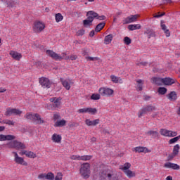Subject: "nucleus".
Listing matches in <instances>:
<instances>
[{"label":"nucleus","instance_id":"obj_1","mask_svg":"<svg viewBox=\"0 0 180 180\" xmlns=\"http://www.w3.org/2000/svg\"><path fill=\"white\" fill-rule=\"evenodd\" d=\"M98 180H119V177L113 174V171L104 169L99 172L98 175Z\"/></svg>","mask_w":180,"mask_h":180},{"label":"nucleus","instance_id":"obj_2","mask_svg":"<svg viewBox=\"0 0 180 180\" xmlns=\"http://www.w3.org/2000/svg\"><path fill=\"white\" fill-rule=\"evenodd\" d=\"M79 174L84 179H88V178H89V175H91V164L85 162L81 165Z\"/></svg>","mask_w":180,"mask_h":180},{"label":"nucleus","instance_id":"obj_3","mask_svg":"<svg viewBox=\"0 0 180 180\" xmlns=\"http://www.w3.org/2000/svg\"><path fill=\"white\" fill-rule=\"evenodd\" d=\"M46 54H47V56L51 57V58H52L53 60H55V61H61V60H63L64 57H65V56H67V53H63L62 56H60V54H58L57 53H56L51 50H47Z\"/></svg>","mask_w":180,"mask_h":180},{"label":"nucleus","instance_id":"obj_4","mask_svg":"<svg viewBox=\"0 0 180 180\" xmlns=\"http://www.w3.org/2000/svg\"><path fill=\"white\" fill-rule=\"evenodd\" d=\"M49 101L53 104L49 105V109L51 110H56L57 108L61 106V98L53 97L49 99Z\"/></svg>","mask_w":180,"mask_h":180},{"label":"nucleus","instance_id":"obj_5","mask_svg":"<svg viewBox=\"0 0 180 180\" xmlns=\"http://www.w3.org/2000/svg\"><path fill=\"white\" fill-rule=\"evenodd\" d=\"M157 108L152 105H148L143 108H142L138 112V117H141L144 116L146 113H150V112H153V110H156Z\"/></svg>","mask_w":180,"mask_h":180},{"label":"nucleus","instance_id":"obj_6","mask_svg":"<svg viewBox=\"0 0 180 180\" xmlns=\"http://www.w3.org/2000/svg\"><path fill=\"white\" fill-rule=\"evenodd\" d=\"M98 92L101 96H107L108 98L115 94V91L109 87H101L98 89Z\"/></svg>","mask_w":180,"mask_h":180},{"label":"nucleus","instance_id":"obj_7","mask_svg":"<svg viewBox=\"0 0 180 180\" xmlns=\"http://www.w3.org/2000/svg\"><path fill=\"white\" fill-rule=\"evenodd\" d=\"M8 146L10 148H15L16 150H25L26 148L25 143L17 140L10 142Z\"/></svg>","mask_w":180,"mask_h":180},{"label":"nucleus","instance_id":"obj_8","mask_svg":"<svg viewBox=\"0 0 180 180\" xmlns=\"http://www.w3.org/2000/svg\"><path fill=\"white\" fill-rule=\"evenodd\" d=\"M45 27L46 25H44V22L37 21L34 23L33 30L35 33H41V32L44 30Z\"/></svg>","mask_w":180,"mask_h":180},{"label":"nucleus","instance_id":"obj_9","mask_svg":"<svg viewBox=\"0 0 180 180\" xmlns=\"http://www.w3.org/2000/svg\"><path fill=\"white\" fill-rule=\"evenodd\" d=\"M160 134L165 137H175L176 136H178V132L169 131L167 129H160Z\"/></svg>","mask_w":180,"mask_h":180},{"label":"nucleus","instance_id":"obj_10","mask_svg":"<svg viewBox=\"0 0 180 180\" xmlns=\"http://www.w3.org/2000/svg\"><path fill=\"white\" fill-rule=\"evenodd\" d=\"M12 154L14 155V161L15 164H19L20 165H24L25 167H27V162L25 161V159H23V158L19 157L18 153L12 152Z\"/></svg>","mask_w":180,"mask_h":180},{"label":"nucleus","instance_id":"obj_11","mask_svg":"<svg viewBox=\"0 0 180 180\" xmlns=\"http://www.w3.org/2000/svg\"><path fill=\"white\" fill-rule=\"evenodd\" d=\"M22 112L19 109L8 108L5 112V115L12 116V115H15L16 116H19L22 115Z\"/></svg>","mask_w":180,"mask_h":180},{"label":"nucleus","instance_id":"obj_12","mask_svg":"<svg viewBox=\"0 0 180 180\" xmlns=\"http://www.w3.org/2000/svg\"><path fill=\"white\" fill-rule=\"evenodd\" d=\"M40 85H41L42 88H51V84H53L49 78L46 77H41L39 79Z\"/></svg>","mask_w":180,"mask_h":180},{"label":"nucleus","instance_id":"obj_13","mask_svg":"<svg viewBox=\"0 0 180 180\" xmlns=\"http://www.w3.org/2000/svg\"><path fill=\"white\" fill-rule=\"evenodd\" d=\"M139 17L140 15H132L129 16L122 20L123 24L128 25L129 23H132V22H137V19H139Z\"/></svg>","mask_w":180,"mask_h":180},{"label":"nucleus","instance_id":"obj_14","mask_svg":"<svg viewBox=\"0 0 180 180\" xmlns=\"http://www.w3.org/2000/svg\"><path fill=\"white\" fill-rule=\"evenodd\" d=\"M60 79L64 88H65L67 91H70V89H71V84H72V82L70 79H64V78H60Z\"/></svg>","mask_w":180,"mask_h":180},{"label":"nucleus","instance_id":"obj_15","mask_svg":"<svg viewBox=\"0 0 180 180\" xmlns=\"http://www.w3.org/2000/svg\"><path fill=\"white\" fill-rule=\"evenodd\" d=\"M143 34H146L148 39H151V37H155L157 36L155 31L151 28H146Z\"/></svg>","mask_w":180,"mask_h":180},{"label":"nucleus","instance_id":"obj_16","mask_svg":"<svg viewBox=\"0 0 180 180\" xmlns=\"http://www.w3.org/2000/svg\"><path fill=\"white\" fill-rule=\"evenodd\" d=\"M165 168H170L172 169H180V166L178 165L177 164L172 163V162H166L164 165Z\"/></svg>","mask_w":180,"mask_h":180},{"label":"nucleus","instance_id":"obj_17","mask_svg":"<svg viewBox=\"0 0 180 180\" xmlns=\"http://www.w3.org/2000/svg\"><path fill=\"white\" fill-rule=\"evenodd\" d=\"M9 54L16 61H20V58H22V54L15 51H11Z\"/></svg>","mask_w":180,"mask_h":180},{"label":"nucleus","instance_id":"obj_18","mask_svg":"<svg viewBox=\"0 0 180 180\" xmlns=\"http://www.w3.org/2000/svg\"><path fill=\"white\" fill-rule=\"evenodd\" d=\"M15 139H16V136L13 135L0 134V141H6V140L7 141L15 140Z\"/></svg>","mask_w":180,"mask_h":180},{"label":"nucleus","instance_id":"obj_19","mask_svg":"<svg viewBox=\"0 0 180 180\" xmlns=\"http://www.w3.org/2000/svg\"><path fill=\"white\" fill-rule=\"evenodd\" d=\"M99 122H101L99 119H96L93 121L89 119H86L84 121L86 126H96V124H99Z\"/></svg>","mask_w":180,"mask_h":180},{"label":"nucleus","instance_id":"obj_20","mask_svg":"<svg viewBox=\"0 0 180 180\" xmlns=\"http://www.w3.org/2000/svg\"><path fill=\"white\" fill-rule=\"evenodd\" d=\"M160 27L162 30H163L164 33L165 34L166 37H169L171 36V32H169V30L167 27V25L164 24V22L161 21L160 22Z\"/></svg>","mask_w":180,"mask_h":180},{"label":"nucleus","instance_id":"obj_21","mask_svg":"<svg viewBox=\"0 0 180 180\" xmlns=\"http://www.w3.org/2000/svg\"><path fill=\"white\" fill-rule=\"evenodd\" d=\"M61 135L57 134H53L51 137V140L53 143H57L58 144H60L61 143L62 140Z\"/></svg>","mask_w":180,"mask_h":180},{"label":"nucleus","instance_id":"obj_22","mask_svg":"<svg viewBox=\"0 0 180 180\" xmlns=\"http://www.w3.org/2000/svg\"><path fill=\"white\" fill-rule=\"evenodd\" d=\"M33 122L34 123H36V124H43V123H44V120L41 119V116L38 113H35V117H34Z\"/></svg>","mask_w":180,"mask_h":180},{"label":"nucleus","instance_id":"obj_23","mask_svg":"<svg viewBox=\"0 0 180 180\" xmlns=\"http://www.w3.org/2000/svg\"><path fill=\"white\" fill-rule=\"evenodd\" d=\"M132 151H134L135 153H148V149L146 147L138 146L132 148Z\"/></svg>","mask_w":180,"mask_h":180},{"label":"nucleus","instance_id":"obj_24","mask_svg":"<svg viewBox=\"0 0 180 180\" xmlns=\"http://www.w3.org/2000/svg\"><path fill=\"white\" fill-rule=\"evenodd\" d=\"M167 98L169 99V101H171L172 102H175L177 99L176 92L172 91L169 94L167 95Z\"/></svg>","mask_w":180,"mask_h":180},{"label":"nucleus","instance_id":"obj_25","mask_svg":"<svg viewBox=\"0 0 180 180\" xmlns=\"http://www.w3.org/2000/svg\"><path fill=\"white\" fill-rule=\"evenodd\" d=\"M110 79L114 84H123V79L113 75L110 76Z\"/></svg>","mask_w":180,"mask_h":180},{"label":"nucleus","instance_id":"obj_26","mask_svg":"<svg viewBox=\"0 0 180 180\" xmlns=\"http://www.w3.org/2000/svg\"><path fill=\"white\" fill-rule=\"evenodd\" d=\"M6 3L8 8H15L18 5V1L16 0H7Z\"/></svg>","mask_w":180,"mask_h":180},{"label":"nucleus","instance_id":"obj_27","mask_svg":"<svg viewBox=\"0 0 180 180\" xmlns=\"http://www.w3.org/2000/svg\"><path fill=\"white\" fill-rule=\"evenodd\" d=\"M151 82L155 85H161L163 84V79L160 77H153Z\"/></svg>","mask_w":180,"mask_h":180},{"label":"nucleus","instance_id":"obj_28","mask_svg":"<svg viewBox=\"0 0 180 180\" xmlns=\"http://www.w3.org/2000/svg\"><path fill=\"white\" fill-rule=\"evenodd\" d=\"M86 16L88 18H91L92 21L94 22V20L97 19V18H98V13H96L94 11H90L87 12Z\"/></svg>","mask_w":180,"mask_h":180},{"label":"nucleus","instance_id":"obj_29","mask_svg":"<svg viewBox=\"0 0 180 180\" xmlns=\"http://www.w3.org/2000/svg\"><path fill=\"white\" fill-rule=\"evenodd\" d=\"M163 84L165 85H172V84H175V80L169 77H166L163 79Z\"/></svg>","mask_w":180,"mask_h":180},{"label":"nucleus","instance_id":"obj_30","mask_svg":"<svg viewBox=\"0 0 180 180\" xmlns=\"http://www.w3.org/2000/svg\"><path fill=\"white\" fill-rule=\"evenodd\" d=\"M92 22L91 17H88L86 20H83V25L84 27H88L89 26H92Z\"/></svg>","mask_w":180,"mask_h":180},{"label":"nucleus","instance_id":"obj_31","mask_svg":"<svg viewBox=\"0 0 180 180\" xmlns=\"http://www.w3.org/2000/svg\"><path fill=\"white\" fill-rule=\"evenodd\" d=\"M35 116H36V113L27 112L26 115L24 116V117L25 119H27V120H32V122H33L34 120Z\"/></svg>","mask_w":180,"mask_h":180},{"label":"nucleus","instance_id":"obj_32","mask_svg":"<svg viewBox=\"0 0 180 180\" xmlns=\"http://www.w3.org/2000/svg\"><path fill=\"white\" fill-rule=\"evenodd\" d=\"M112 40H113V35L112 34H110L105 36L104 39V44H110V43H112Z\"/></svg>","mask_w":180,"mask_h":180},{"label":"nucleus","instance_id":"obj_33","mask_svg":"<svg viewBox=\"0 0 180 180\" xmlns=\"http://www.w3.org/2000/svg\"><path fill=\"white\" fill-rule=\"evenodd\" d=\"M66 123H67V121H65V120H58V121L56 122L54 127H63L65 126Z\"/></svg>","mask_w":180,"mask_h":180},{"label":"nucleus","instance_id":"obj_34","mask_svg":"<svg viewBox=\"0 0 180 180\" xmlns=\"http://www.w3.org/2000/svg\"><path fill=\"white\" fill-rule=\"evenodd\" d=\"M148 136H152L153 139H157V137L160 136V134L157 131H148L146 132Z\"/></svg>","mask_w":180,"mask_h":180},{"label":"nucleus","instance_id":"obj_35","mask_svg":"<svg viewBox=\"0 0 180 180\" xmlns=\"http://www.w3.org/2000/svg\"><path fill=\"white\" fill-rule=\"evenodd\" d=\"M136 83L138 84L136 86V91H143V85L144 84L143 80H136Z\"/></svg>","mask_w":180,"mask_h":180},{"label":"nucleus","instance_id":"obj_36","mask_svg":"<svg viewBox=\"0 0 180 180\" xmlns=\"http://www.w3.org/2000/svg\"><path fill=\"white\" fill-rule=\"evenodd\" d=\"M129 30H137L141 29V25L140 24H136V25H129L128 26Z\"/></svg>","mask_w":180,"mask_h":180},{"label":"nucleus","instance_id":"obj_37","mask_svg":"<svg viewBox=\"0 0 180 180\" xmlns=\"http://www.w3.org/2000/svg\"><path fill=\"white\" fill-rule=\"evenodd\" d=\"M130 167H131V164H130L129 162H126L123 166H121L120 169H122V171L124 172V171H129V169H130Z\"/></svg>","mask_w":180,"mask_h":180},{"label":"nucleus","instance_id":"obj_38","mask_svg":"<svg viewBox=\"0 0 180 180\" xmlns=\"http://www.w3.org/2000/svg\"><path fill=\"white\" fill-rule=\"evenodd\" d=\"M128 178H134L136 176V172L131 171V170H127L124 172Z\"/></svg>","mask_w":180,"mask_h":180},{"label":"nucleus","instance_id":"obj_39","mask_svg":"<svg viewBox=\"0 0 180 180\" xmlns=\"http://www.w3.org/2000/svg\"><path fill=\"white\" fill-rule=\"evenodd\" d=\"M92 160V155H80V161H90Z\"/></svg>","mask_w":180,"mask_h":180},{"label":"nucleus","instance_id":"obj_40","mask_svg":"<svg viewBox=\"0 0 180 180\" xmlns=\"http://www.w3.org/2000/svg\"><path fill=\"white\" fill-rule=\"evenodd\" d=\"M105 27V22H101L98 25H96V32H101V30H102V29H103Z\"/></svg>","mask_w":180,"mask_h":180},{"label":"nucleus","instance_id":"obj_41","mask_svg":"<svg viewBox=\"0 0 180 180\" xmlns=\"http://www.w3.org/2000/svg\"><path fill=\"white\" fill-rule=\"evenodd\" d=\"M97 112L98 110H96V108H87V113H89L90 115H96Z\"/></svg>","mask_w":180,"mask_h":180},{"label":"nucleus","instance_id":"obj_42","mask_svg":"<svg viewBox=\"0 0 180 180\" xmlns=\"http://www.w3.org/2000/svg\"><path fill=\"white\" fill-rule=\"evenodd\" d=\"M179 144H176V146H174V148H173V153L174 155H178V154L179 153Z\"/></svg>","mask_w":180,"mask_h":180},{"label":"nucleus","instance_id":"obj_43","mask_svg":"<svg viewBox=\"0 0 180 180\" xmlns=\"http://www.w3.org/2000/svg\"><path fill=\"white\" fill-rule=\"evenodd\" d=\"M158 92L160 94V95H165L167 94V88L165 87H159Z\"/></svg>","mask_w":180,"mask_h":180},{"label":"nucleus","instance_id":"obj_44","mask_svg":"<svg viewBox=\"0 0 180 180\" xmlns=\"http://www.w3.org/2000/svg\"><path fill=\"white\" fill-rule=\"evenodd\" d=\"M26 157H28V158H36L37 155L32 151H27Z\"/></svg>","mask_w":180,"mask_h":180},{"label":"nucleus","instance_id":"obj_45","mask_svg":"<svg viewBox=\"0 0 180 180\" xmlns=\"http://www.w3.org/2000/svg\"><path fill=\"white\" fill-rule=\"evenodd\" d=\"M2 123L4 124H8V126H15V122L9 120H4Z\"/></svg>","mask_w":180,"mask_h":180},{"label":"nucleus","instance_id":"obj_46","mask_svg":"<svg viewBox=\"0 0 180 180\" xmlns=\"http://www.w3.org/2000/svg\"><path fill=\"white\" fill-rule=\"evenodd\" d=\"M55 18H56V20L57 22H61V20H63V19H64V17L60 13L56 14Z\"/></svg>","mask_w":180,"mask_h":180},{"label":"nucleus","instance_id":"obj_47","mask_svg":"<svg viewBox=\"0 0 180 180\" xmlns=\"http://www.w3.org/2000/svg\"><path fill=\"white\" fill-rule=\"evenodd\" d=\"M91 99H92L93 101H99V99H101V94H93L91 96Z\"/></svg>","mask_w":180,"mask_h":180},{"label":"nucleus","instance_id":"obj_48","mask_svg":"<svg viewBox=\"0 0 180 180\" xmlns=\"http://www.w3.org/2000/svg\"><path fill=\"white\" fill-rule=\"evenodd\" d=\"M180 139V135L174 137V138H172L169 141V144H174V143H176V141H178V140Z\"/></svg>","mask_w":180,"mask_h":180},{"label":"nucleus","instance_id":"obj_49","mask_svg":"<svg viewBox=\"0 0 180 180\" xmlns=\"http://www.w3.org/2000/svg\"><path fill=\"white\" fill-rule=\"evenodd\" d=\"M124 43L127 44V46H129V44H131V39L129 38V37H125L124 38Z\"/></svg>","mask_w":180,"mask_h":180},{"label":"nucleus","instance_id":"obj_50","mask_svg":"<svg viewBox=\"0 0 180 180\" xmlns=\"http://www.w3.org/2000/svg\"><path fill=\"white\" fill-rule=\"evenodd\" d=\"M47 180H54V174L51 172H49L46 174V179Z\"/></svg>","mask_w":180,"mask_h":180},{"label":"nucleus","instance_id":"obj_51","mask_svg":"<svg viewBox=\"0 0 180 180\" xmlns=\"http://www.w3.org/2000/svg\"><path fill=\"white\" fill-rule=\"evenodd\" d=\"M70 160H77L80 161V155H72L70 157Z\"/></svg>","mask_w":180,"mask_h":180},{"label":"nucleus","instance_id":"obj_52","mask_svg":"<svg viewBox=\"0 0 180 180\" xmlns=\"http://www.w3.org/2000/svg\"><path fill=\"white\" fill-rule=\"evenodd\" d=\"M78 113H88V108H80L77 110Z\"/></svg>","mask_w":180,"mask_h":180},{"label":"nucleus","instance_id":"obj_53","mask_svg":"<svg viewBox=\"0 0 180 180\" xmlns=\"http://www.w3.org/2000/svg\"><path fill=\"white\" fill-rule=\"evenodd\" d=\"M86 60H89L90 61H98L99 60V58L98 57H86Z\"/></svg>","mask_w":180,"mask_h":180},{"label":"nucleus","instance_id":"obj_54","mask_svg":"<svg viewBox=\"0 0 180 180\" xmlns=\"http://www.w3.org/2000/svg\"><path fill=\"white\" fill-rule=\"evenodd\" d=\"M55 180H63V173H58L55 177Z\"/></svg>","mask_w":180,"mask_h":180},{"label":"nucleus","instance_id":"obj_55","mask_svg":"<svg viewBox=\"0 0 180 180\" xmlns=\"http://www.w3.org/2000/svg\"><path fill=\"white\" fill-rule=\"evenodd\" d=\"M77 36H84L85 34V30H79L77 32Z\"/></svg>","mask_w":180,"mask_h":180},{"label":"nucleus","instance_id":"obj_56","mask_svg":"<svg viewBox=\"0 0 180 180\" xmlns=\"http://www.w3.org/2000/svg\"><path fill=\"white\" fill-rule=\"evenodd\" d=\"M39 179H46V174H40L38 175Z\"/></svg>","mask_w":180,"mask_h":180},{"label":"nucleus","instance_id":"obj_57","mask_svg":"<svg viewBox=\"0 0 180 180\" xmlns=\"http://www.w3.org/2000/svg\"><path fill=\"white\" fill-rule=\"evenodd\" d=\"M98 20H105V19H106V16L105 15H99L98 14L97 18Z\"/></svg>","mask_w":180,"mask_h":180},{"label":"nucleus","instance_id":"obj_58","mask_svg":"<svg viewBox=\"0 0 180 180\" xmlns=\"http://www.w3.org/2000/svg\"><path fill=\"white\" fill-rule=\"evenodd\" d=\"M176 157V155H174L173 153L168 156L169 161H171L173 158H175Z\"/></svg>","mask_w":180,"mask_h":180},{"label":"nucleus","instance_id":"obj_59","mask_svg":"<svg viewBox=\"0 0 180 180\" xmlns=\"http://www.w3.org/2000/svg\"><path fill=\"white\" fill-rule=\"evenodd\" d=\"M70 58L72 61H74L78 58V56L77 55H71Z\"/></svg>","mask_w":180,"mask_h":180},{"label":"nucleus","instance_id":"obj_60","mask_svg":"<svg viewBox=\"0 0 180 180\" xmlns=\"http://www.w3.org/2000/svg\"><path fill=\"white\" fill-rule=\"evenodd\" d=\"M79 126V123L78 122H73L70 124V127H78Z\"/></svg>","mask_w":180,"mask_h":180},{"label":"nucleus","instance_id":"obj_61","mask_svg":"<svg viewBox=\"0 0 180 180\" xmlns=\"http://www.w3.org/2000/svg\"><path fill=\"white\" fill-rule=\"evenodd\" d=\"M60 117V114L55 113L53 115V120H58V119Z\"/></svg>","mask_w":180,"mask_h":180},{"label":"nucleus","instance_id":"obj_62","mask_svg":"<svg viewBox=\"0 0 180 180\" xmlns=\"http://www.w3.org/2000/svg\"><path fill=\"white\" fill-rule=\"evenodd\" d=\"M165 15V13H163L162 14H156L154 15V18H161V16H164Z\"/></svg>","mask_w":180,"mask_h":180},{"label":"nucleus","instance_id":"obj_63","mask_svg":"<svg viewBox=\"0 0 180 180\" xmlns=\"http://www.w3.org/2000/svg\"><path fill=\"white\" fill-rule=\"evenodd\" d=\"M27 150H21L20 153V155H26Z\"/></svg>","mask_w":180,"mask_h":180},{"label":"nucleus","instance_id":"obj_64","mask_svg":"<svg viewBox=\"0 0 180 180\" xmlns=\"http://www.w3.org/2000/svg\"><path fill=\"white\" fill-rule=\"evenodd\" d=\"M96 137H92L91 139V143H96Z\"/></svg>","mask_w":180,"mask_h":180}]
</instances>
